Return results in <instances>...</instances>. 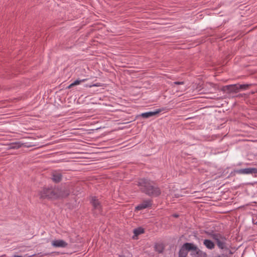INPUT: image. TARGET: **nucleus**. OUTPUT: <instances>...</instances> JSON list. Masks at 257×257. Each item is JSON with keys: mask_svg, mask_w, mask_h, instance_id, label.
<instances>
[{"mask_svg": "<svg viewBox=\"0 0 257 257\" xmlns=\"http://www.w3.org/2000/svg\"><path fill=\"white\" fill-rule=\"evenodd\" d=\"M91 203L94 209V213L98 214L101 212V205L99 201L94 197L91 200Z\"/></svg>", "mask_w": 257, "mask_h": 257, "instance_id": "8", "label": "nucleus"}, {"mask_svg": "<svg viewBox=\"0 0 257 257\" xmlns=\"http://www.w3.org/2000/svg\"><path fill=\"white\" fill-rule=\"evenodd\" d=\"M99 86V85H98V84H94L93 85H90L89 87H91L92 86Z\"/></svg>", "mask_w": 257, "mask_h": 257, "instance_id": "21", "label": "nucleus"}, {"mask_svg": "<svg viewBox=\"0 0 257 257\" xmlns=\"http://www.w3.org/2000/svg\"><path fill=\"white\" fill-rule=\"evenodd\" d=\"M222 91L228 93H236L240 91L238 88V84L225 86L222 88Z\"/></svg>", "mask_w": 257, "mask_h": 257, "instance_id": "6", "label": "nucleus"}, {"mask_svg": "<svg viewBox=\"0 0 257 257\" xmlns=\"http://www.w3.org/2000/svg\"><path fill=\"white\" fill-rule=\"evenodd\" d=\"M204 245L208 249H212L214 248V243L209 239H205L203 241Z\"/></svg>", "mask_w": 257, "mask_h": 257, "instance_id": "14", "label": "nucleus"}, {"mask_svg": "<svg viewBox=\"0 0 257 257\" xmlns=\"http://www.w3.org/2000/svg\"><path fill=\"white\" fill-rule=\"evenodd\" d=\"M56 190L58 191L55 196L56 198L66 197L69 194V191L65 187H57Z\"/></svg>", "mask_w": 257, "mask_h": 257, "instance_id": "7", "label": "nucleus"}, {"mask_svg": "<svg viewBox=\"0 0 257 257\" xmlns=\"http://www.w3.org/2000/svg\"><path fill=\"white\" fill-rule=\"evenodd\" d=\"M213 239L216 241L218 246L221 249L227 248L226 244V239L219 234L213 235Z\"/></svg>", "mask_w": 257, "mask_h": 257, "instance_id": "3", "label": "nucleus"}, {"mask_svg": "<svg viewBox=\"0 0 257 257\" xmlns=\"http://www.w3.org/2000/svg\"><path fill=\"white\" fill-rule=\"evenodd\" d=\"M175 196H176V197H179V195H175Z\"/></svg>", "mask_w": 257, "mask_h": 257, "instance_id": "24", "label": "nucleus"}, {"mask_svg": "<svg viewBox=\"0 0 257 257\" xmlns=\"http://www.w3.org/2000/svg\"><path fill=\"white\" fill-rule=\"evenodd\" d=\"M184 84V82L183 81H176L174 82V84L176 85H183Z\"/></svg>", "mask_w": 257, "mask_h": 257, "instance_id": "20", "label": "nucleus"}, {"mask_svg": "<svg viewBox=\"0 0 257 257\" xmlns=\"http://www.w3.org/2000/svg\"><path fill=\"white\" fill-rule=\"evenodd\" d=\"M62 179L61 174L58 172H53L52 173V178L53 181L56 183L59 182Z\"/></svg>", "mask_w": 257, "mask_h": 257, "instance_id": "13", "label": "nucleus"}, {"mask_svg": "<svg viewBox=\"0 0 257 257\" xmlns=\"http://www.w3.org/2000/svg\"><path fill=\"white\" fill-rule=\"evenodd\" d=\"M140 190L149 196H158L161 194L160 189L153 182L148 179H141L138 183Z\"/></svg>", "mask_w": 257, "mask_h": 257, "instance_id": "1", "label": "nucleus"}, {"mask_svg": "<svg viewBox=\"0 0 257 257\" xmlns=\"http://www.w3.org/2000/svg\"><path fill=\"white\" fill-rule=\"evenodd\" d=\"M57 190L56 188H45L40 193V196L41 198H56V194H57Z\"/></svg>", "mask_w": 257, "mask_h": 257, "instance_id": "2", "label": "nucleus"}, {"mask_svg": "<svg viewBox=\"0 0 257 257\" xmlns=\"http://www.w3.org/2000/svg\"><path fill=\"white\" fill-rule=\"evenodd\" d=\"M191 254L193 257H206V253L199 249L198 247L192 243Z\"/></svg>", "mask_w": 257, "mask_h": 257, "instance_id": "4", "label": "nucleus"}, {"mask_svg": "<svg viewBox=\"0 0 257 257\" xmlns=\"http://www.w3.org/2000/svg\"><path fill=\"white\" fill-rule=\"evenodd\" d=\"M52 245L56 247H65L68 245L67 243L63 240H54L52 241Z\"/></svg>", "mask_w": 257, "mask_h": 257, "instance_id": "10", "label": "nucleus"}, {"mask_svg": "<svg viewBox=\"0 0 257 257\" xmlns=\"http://www.w3.org/2000/svg\"><path fill=\"white\" fill-rule=\"evenodd\" d=\"M191 243H185L180 248L179 252V257H186L188 254V252L191 250Z\"/></svg>", "mask_w": 257, "mask_h": 257, "instance_id": "5", "label": "nucleus"}, {"mask_svg": "<svg viewBox=\"0 0 257 257\" xmlns=\"http://www.w3.org/2000/svg\"><path fill=\"white\" fill-rule=\"evenodd\" d=\"M23 144H21L20 142H15L12 144H10L9 145V147L8 150L11 149H18L21 148Z\"/></svg>", "mask_w": 257, "mask_h": 257, "instance_id": "15", "label": "nucleus"}, {"mask_svg": "<svg viewBox=\"0 0 257 257\" xmlns=\"http://www.w3.org/2000/svg\"><path fill=\"white\" fill-rule=\"evenodd\" d=\"M238 174H257V169L254 168H247L245 169H239L235 171Z\"/></svg>", "mask_w": 257, "mask_h": 257, "instance_id": "9", "label": "nucleus"}, {"mask_svg": "<svg viewBox=\"0 0 257 257\" xmlns=\"http://www.w3.org/2000/svg\"><path fill=\"white\" fill-rule=\"evenodd\" d=\"M249 86H250V85H248V84H242V85L238 84V88H239V91H240L241 90H245V89H247Z\"/></svg>", "mask_w": 257, "mask_h": 257, "instance_id": "19", "label": "nucleus"}, {"mask_svg": "<svg viewBox=\"0 0 257 257\" xmlns=\"http://www.w3.org/2000/svg\"><path fill=\"white\" fill-rule=\"evenodd\" d=\"M155 250L158 251L159 253L163 252L164 247L162 244L158 243L156 244L155 246Z\"/></svg>", "mask_w": 257, "mask_h": 257, "instance_id": "16", "label": "nucleus"}, {"mask_svg": "<svg viewBox=\"0 0 257 257\" xmlns=\"http://www.w3.org/2000/svg\"><path fill=\"white\" fill-rule=\"evenodd\" d=\"M253 222H254V224H256V225H257V221H256V222H254V220H253Z\"/></svg>", "mask_w": 257, "mask_h": 257, "instance_id": "23", "label": "nucleus"}, {"mask_svg": "<svg viewBox=\"0 0 257 257\" xmlns=\"http://www.w3.org/2000/svg\"><path fill=\"white\" fill-rule=\"evenodd\" d=\"M85 81V79H82V80H76L73 83H71L68 86V88H71L72 87L79 85L81 83V82H84Z\"/></svg>", "mask_w": 257, "mask_h": 257, "instance_id": "17", "label": "nucleus"}, {"mask_svg": "<svg viewBox=\"0 0 257 257\" xmlns=\"http://www.w3.org/2000/svg\"><path fill=\"white\" fill-rule=\"evenodd\" d=\"M199 17L202 16V14H200L199 15Z\"/></svg>", "mask_w": 257, "mask_h": 257, "instance_id": "25", "label": "nucleus"}, {"mask_svg": "<svg viewBox=\"0 0 257 257\" xmlns=\"http://www.w3.org/2000/svg\"><path fill=\"white\" fill-rule=\"evenodd\" d=\"M151 205V201L146 200L144 201L142 203L137 206L136 208L137 210H140L146 208Z\"/></svg>", "mask_w": 257, "mask_h": 257, "instance_id": "11", "label": "nucleus"}, {"mask_svg": "<svg viewBox=\"0 0 257 257\" xmlns=\"http://www.w3.org/2000/svg\"><path fill=\"white\" fill-rule=\"evenodd\" d=\"M162 111V109H158L156 111H154V112L150 111V112L143 113L141 114V116L144 118H149V117H150L151 116H153L159 113V112H161Z\"/></svg>", "mask_w": 257, "mask_h": 257, "instance_id": "12", "label": "nucleus"}, {"mask_svg": "<svg viewBox=\"0 0 257 257\" xmlns=\"http://www.w3.org/2000/svg\"><path fill=\"white\" fill-rule=\"evenodd\" d=\"M174 216L175 217H177L178 216V215L177 214H174Z\"/></svg>", "mask_w": 257, "mask_h": 257, "instance_id": "22", "label": "nucleus"}, {"mask_svg": "<svg viewBox=\"0 0 257 257\" xmlns=\"http://www.w3.org/2000/svg\"><path fill=\"white\" fill-rule=\"evenodd\" d=\"M144 232V229L142 228H138L134 230V233L136 236H137Z\"/></svg>", "mask_w": 257, "mask_h": 257, "instance_id": "18", "label": "nucleus"}]
</instances>
